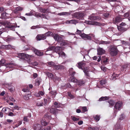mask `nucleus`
<instances>
[{"label":"nucleus","mask_w":130,"mask_h":130,"mask_svg":"<svg viewBox=\"0 0 130 130\" xmlns=\"http://www.w3.org/2000/svg\"><path fill=\"white\" fill-rule=\"evenodd\" d=\"M121 43L124 46H125L127 47L129 46V44L127 41L124 40H122L121 41Z\"/></svg>","instance_id":"obj_35"},{"label":"nucleus","mask_w":130,"mask_h":130,"mask_svg":"<svg viewBox=\"0 0 130 130\" xmlns=\"http://www.w3.org/2000/svg\"><path fill=\"white\" fill-rule=\"evenodd\" d=\"M109 99V97L107 96L102 97L100 98L99 100V101H104L106 100H107Z\"/></svg>","instance_id":"obj_34"},{"label":"nucleus","mask_w":130,"mask_h":130,"mask_svg":"<svg viewBox=\"0 0 130 130\" xmlns=\"http://www.w3.org/2000/svg\"><path fill=\"white\" fill-rule=\"evenodd\" d=\"M108 103L109 104V106L110 107H111V106H112L115 104V102H114L112 100H110L109 101Z\"/></svg>","instance_id":"obj_41"},{"label":"nucleus","mask_w":130,"mask_h":130,"mask_svg":"<svg viewBox=\"0 0 130 130\" xmlns=\"http://www.w3.org/2000/svg\"><path fill=\"white\" fill-rule=\"evenodd\" d=\"M117 28L119 31H121L122 30L123 27L120 26H117Z\"/></svg>","instance_id":"obj_63"},{"label":"nucleus","mask_w":130,"mask_h":130,"mask_svg":"<svg viewBox=\"0 0 130 130\" xmlns=\"http://www.w3.org/2000/svg\"><path fill=\"white\" fill-rule=\"evenodd\" d=\"M89 18L91 20H97L98 18V17L95 15H92L89 17Z\"/></svg>","instance_id":"obj_29"},{"label":"nucleus","mask_w":130,"mask_h":130,"mask_svg":"<svg viewBox=\"0 0 130 130\" xmlns=\"http://www.w3.org/2000/svg\"><path fill=\"white\" fill-rule=\"evenodd\" d=\"M7 17L6 15L5 12L3 13L1 15L0 18L2 19H5L7 18Z\"/></svg>","instance_id":"obj_37"},{"label":"nucleus","mask_w":130,"mask_h":130,"mask_svg":"<svg viewBox=\"0 0 130 130\" xmlns=\"http://www.w3.org/2000/svg\"><path fill=\"white\" fill-rule=\"evenodd\" d=\"M71 78V82L74 83H76L77 82V80L76 78Z\"/></svg>","instance_id":"obj_56"},{"label":"nucleus","mask_w":130,"mask_h":130,"mask_svg":"<svg viewBox=\"0 0 130 130\" xmlns=\"http://www.w3.org/2000/svg\"><path fill=\"white\" fill-rule=\"evenodd\" d=\"M35 102L36 105L37 106L40 107L43 106V103L42 101L37 100Z\"/></svg>","instance_id":"obj_16"},{"label":"nucleus","mask_w":130,"mask_h":130,"mask_svg":"<svg viewBox=\"0 0 130 130\" xmlns=\"http://www.w3.org/2000/svg\"><path fill=\"white\" fill-rule=\"evenodd\" d=\"M72 119L74 121H77L79 120V118L78 116H74L72 117Z\"/></svg>","instance_id":"obj_39"},{"label":"nucleus","mask_w":130,"mask_h":130,"mask_svg":"<svg viewBox=\"0 0 130 130\" xmlns=\"http://www.w3.org/2000/svg\"><path fill=\"white\" fill-rule=\"evenodd\" d=\"M47 75L48 77L50 78H52L53 77V74L50 73H47Z\"/></svg>","instance_id":"obj_58"},{"label":"nucleus","mask_w":130,"mask_h":130,"mask_svg":"<svg viewBox=\"0 0 130 130\" xmlns=\"http://www.w3.org/2000/svg\"><path fill=\"white\" fill-rule=\"evenodd\" d=\"M101 70L104 71V72L106 70V68L104 67V66H102L101 68Z\"/></svg>","instance_id":"obj_61"},{"label":"nucleus","mask_w":130,"mask_h":130,"mask_svg":"<svg viewBox=\"0 0 130 130\" xmlns=\"http://www.w3.org/2000/svg\"><path fill=\"white\" fill-rule=\"evenodd\" d=\"M58 54L59 55V56H61L62 57H65L66 56L65 53L61 51L60 52L58 53Z\"/></svg>","instance_id":"obj_38"},{"label":"nucleus","mask_w":130,"mask_h":130,"mask_svg":"<svg viewBox=\"0 0 130 130\" xmlns=\"http://www.w3.org/2000/svg\"><path fill=\"white\" fill-rule=\"evenodd\" d=\"M44 34L46 36V37L47 36H52V35H53V33H52V32L50 31L48 32H47L45 34Z\"/></svg>","instance_id":"obj_44"},{"label":"nucleus","mask_w":130,"mask_h":130,"mask_svg":"<svg viewBox=\"0 0 130 130\" xmlns=\"http://www.w3.org/2000/svg\"><path fill=\"white\" fill-rule=\"evenodd\" d=\"M54 104L55 108H59L62 105L61 104L58 103L56 102H55L54 103Z\"/></svg>","instance_id":"obj_31"},{"label":"nucleus","mask_w":130,"mask_h":130,"mask_svg":"<svg viewBox=\"0 0 130 130\" xmlns=\"http://www.w3.org/2000/svg\"><path fill=\"white\" fill-rule=\"evenodd\" d=\"M82 32V31L79 30L77 29L76 34L79 35L81 37L85 40H90L91 39V37L90 36L83 33Z\"/></svg>","instance_id":"obj_1"},{"label":"nucleus","mask_w":130,"mask_h":130,"mask_svg":"<svg viewBox=\"0 0 130 130\" xmlns=\"http://www.w3.org/2000/svg\"><path fill=\"white\" fill-rule=\"evenodd\" d=\"M97 54L99 55H102L104 54L106 51L102 48L99 47L97 49Z\"/></svg>","instance_id":"obj_7"},{"label":"nucleus","mask_w":130,"mask_h":130,"mask_svg":"<svg viewBox=\"0 0 130 130\" xmlns=\"http://www.w3.org/2000/svg\"><path fill=\"white\" fill-rule=\"evenodd\" d=\"M18 123V124H16L15 125V127H18L21 124H22V121H19L17 122Z\"/></svg>","instance_id":"obj_51"},{"label":"nucleus","mask_w":130,"mask_h":130,"mask_svg":"<svg viewBox=\"0 0 130 130\" xmlns=\"http://www.w3.org/2000/svg\"><path fill=\"white\" fill-rule=\"evenodd\" d=\"M41 81V79L40 78L38 77L35 80V84L36 86H39Z\"/></svg>","instance_id":"obj_22"},{"label":"nucleus","mask_w":130,"mask_h":130,"mask_svg":"<svg viewBox=\"0 0 130 130\" xmlns=\"http://www.w3.org/2000/svg\"><path fill=\"white\" fill-rule=\"evenodd\" d=\"M23 9V8L22 7H19L15 8V9L13 11V12L16 14H18L20 15V13L19 11H21Z\"/></svg>","instance_id":"obj_12"},{"label":"nucleus","mask_w":130,"mask_h":130,"mask_svg":"<svg viewBox=\"0 0 130 130\" xmlns=\"http://www.w3.org/2000/svg\"><path fill=\"white\" fill-rule=\"evenodd\" d=\"M54 68L56 70L60 69H63L64 68V66L61 65H55L54 67Z\"/></svg>","instance_id":"obj_26"},{"label":"nucleus","mask_w":130,"mask_h":130,"mask_svg":"<svg viewBox=\"0 0 130 130\" xmlns=\"http://www.w3.org/2000/svg\"><path fill=\"white\" fill-rule=\"evenodd\" d=\"M37 40H40L45 39L46 38V36L44 34L38 35L36 37Z\"/></svg>","instance_id":"obj_6"},{"label":"nucleus","mask_w":130,"mask_h":130,"mask_svg":"<svg viewBox=\"0 0 130 130\" xmlns=\"http://www.w3.org/2000/svg\"><path fill=\"white\" fill-rule=\"evenodd\" d=\"M41 124L44 126H45L47 125L48 123L46 122L45 121H44L43 120H42L41 122Z\"/></svg>","instance_id":"obj_40"},{"label":"nucleus","mask_w":130,"mask_h":130,"mask_svg":"<svg viewBox=\"0 0 130 130\" xmlns=\"http://www.w3.org/2000/svg\"><path fill=\"white\" fill-rule=\"evenodd\" d=\"M93 118L94 120L96 122L99 121L100 119V116L98 115L93 116Z\"/></svg>","instance_id":"obj_28"},{"label":"nucleus","mask_w":130,"mask_h":130,"mask_svg":"<svg viewBox=\"0 0 130 130\" xmlns=\"http://www.w3.org/2000/svg\"><path fill=\"white\" fill-rule=\"evenodd\" d=\"M84 15V13L80 12H76L72 15L73 18H77V19L79 20L82 19Z\"/></svg>","instance_id":"obj_3"},{"label":"nucleus","mask_w":130,"mask_h":130,"mask_svg":"<svg viewBox=\"0 0 130 130\" xmlns=\"http://www.w3.org/2000/svg\"><path fill=\"white\" fill-rule=\"evenodd\" d=\"M109 52L110 55L112 56H116L118 53L117 47L114 46H111Z\"/></svg>","instance_id":"obj_2"},{"label":"nucleus","mask_w":130,"mask_h":130,"mask_svg":"<svg viewBox=\"0 0 130 130\" xmlns=\"http://www.w3.org/2000/svg\"><path fill=\"white\" fill-rule=\"evenodd\" d=\"M86 23L88 24L92 25L100 26L101 25V24L100 23L96 21H87Z\"/></svg>","instance_id":"obj_9"},{"label":"nucleus","mask_w":130,"mask_h":130,"mask_svg":"<svg viewBox=\"0 0 130 130\" xmlns=\"http://www.w3.org/2000/svg\"><path fill=\"white\" fill-rule=\"evenodd\" d=\"M85 64L84 62L82 61L77 63V66L79 68L83 69V67L85 66Z\"/></svg>","instance_id":"obj_17"},{"label":"nucleus","mask_w":130,"mask_h":130,"mask_svg":"<svg viewBox=\"0 0 130 130\" xmlns=\"http://www.w3.org/2000/svg\"><path fill=\"white\" fill-rule=\"evenodd\" d=\"M120 125L119 124H116L115 126V128L116 130L120 129Z\"/></svg>","instance_id":"obj_49"},{"label":"nucleus","mask_w":130,"mask_h":130,"mask_svg":"<svg viewBox=\"0 0 130 130\" xmlns=\"http://www.w3.org/2000/svg\"><path fill=\"white\" fill-rule=\"evenodd\" d=\"M129 14H130V12H129H129H128L125 13V14H124V16L125 17H127L129 16Z\"/></svg>","instance_id":"obj_60"},{"label":"nucleus","mask_w":130,"mask_h":130,"mask_svg":"<svg viewBox=\"0 0 130 130\" xmlns=\"http://www.w3.org/2000/svg\"><path fill=\"white\" fill-rule=\"evenodd\" d=\"M54 46H52L49 47L47 49L46 52V54L51 55V54L47 53V52L49 51H52L53 50H54Z\"/></svg>","instance_id":"obj_33"},{"label":"nucleus","mask_w":130,"mask_h":130,"mask_svg":"<svg viewBox=\"0 0 130 130\" xmlns=\"http://www.w3.org/2000/svg\"><path fill=\"white\" fill-rule=\"evenodd\" d=\"M59 111V109L54 108H52L50 110V112L51 113H53L55 114H56Z\"/></svg>","instance_id":"obj_24"},{"label":"nucleus","mask_w":130,"mask_h":130,"mask_svg":"<svg viewBox=\"0 0 130 130\" xmlns=\"http://www.w3.org/2000/svg\"><path fill=\"white\" fill-rule=\"evenodd\" d=\"M118 75L113 74L112 75V80H115L117 79L116 77H118Z\"/></svg>","instance_id":"obj_43"},{"label":"nucleus","mask_w":130,"mask_h":130,"mask_svg":"<svg viewBox=\"0 0 130 130\" xmlns=\"http://www.w3.org/2000/svg\"><path fill=\"white\" fill-rule=\"evenodd\" d=\"M5 47L7 49H9L11 48H12V46L11 45L9 44L4 45Z\"/></svg>","instance_id":"obj_47"},{"label":"nucleus","mask_w":130,"mask_h":130,"mask_svg":"<svg viewBox=\"0 0 130 130\" xmlns=\"http://www.w3.org/2000/svg\"><path fill=\"white\" fill-rule=\"evenodd\" d=\"M82 108L84 112H86L87 111V107H82Z\"/></svg>","instance_id":"obj_55"},{"label":"nucleus","mask_w":130,"mask_h":130,"mask_svg":"<svg viewBox=\"0 0 130 130\" xmlns=\"http://www.w3.org/2000/svg\"><path fill=\"white\" fill-rule=\"evenodd\" d=\"M30 49L32 50L35 54L38 56H41L43 55V53L39 51L36 50L34 47L30 48Z\"/></svg>","instance_id":"obj_5"},{"label":"nucleus","mask_w":130,"mask_h":130,"mask_svg":"<svg viewBox=\"0 0 130 130\" xmlns=\"http://www.w3.org/2000/svg\"><path fill=\"white\" fill-rule=\"evenodd\" d=\"M65 23L67 24H74L75 25L77 23V20H67Z\"/></svg>","instance_id":"obj_14"},{"label":"nucleus","mask_w":130,"mask_h":130,"mask_svg":"<svg viewBox=\"0 0 130 130\" xmlns=\"http://www.w3.org/2000/svg\"><path fill=\"white\" fill-rule=\"evenodd\" d=\"M70 14V13L68 12H63L59 13L58 14L59 15H67Z\"/></svg>","instance_id":"obj_32"},{"label":"nucleus","mask_w":130,"mask_h":130,"mask_svg":"<svg viewBox=\"0 0 130 130\" xmlns=\"http://www.w3.org/2000/svg\"><path fill=\"white\" fill-rule=\"evenodd\" d=\"M89 130H99L98 127H90L88 128Z\"/></svg>","instance_id":"obj_45"},{"label":"nucleus","mask_w":130,"mask_h":130,"mask_svg":"<svg viewBox=\"0 0 130 130\" xmlns=\"http://www.w3.org/2000/svg\"><path fill=\"white\" fill-rule=\"evenodd\" d=\"M50 93L51 94V95L52 96L53 98L55 97L56 95L57 94V92L56 91H52L50 92Z\"/></svg>","instance_id":"obj_36"},{"label":"nucleus","mask_w":130,"mask_h":130,"mask_svg":"<svg viewBox=\"0 0 130 130\" xmlns=\"http://www.w3.org/2000/svg\"><path fill=\"white\" fill-rule=\"evenodd\" d=\"M53 37L54 39L57 42H61L62 39V38L57 34H55L53 35Z\"/></svg>","instance_id":"obj_8"},{"label":"nucleus","mask_w":130,"mask_h":130,"mask_svg":"<svg viewBox=\"0 0 130 130\" xmlns=\"http://www.w3.org/2000/svg\"><path fill=\"white\" fill-rule=\"evenodd\" d=\"M51 127L50 126L47 127L46 128L42 129V130H51Z\"/></svg>","instance_id":"obj_53"},{"label":"nucleus","mask_w":130,"mask_h":130,"mask_svg":"<svg viewBox=\"0 0 130 130\" xmlns=\"http://www.w3.org/2000/svg\"><path fill=\"white\" fill-rule=\"evenodd\" d=\"M23 98L26 100H28L29 99V97L27 95H25L24 96Z\"/></svg>","instance_id":"obj_59"},{"label":"nucleus","mask_w":130,"mask_h":130,"mask_svg":"<svg viewBox=\"0 0 130 130\" xmlns=\"http://www.w3.org/2000/svg\"><path fill=\"white\" fill-rule=\"evenodd\" d=\"M6 66L7 67L6 69L7 70V69L9 68H13L14 66V63L11 62L8 63L6 64H5Z\"/></svg>","instance_id":"obj_18"},{"label":"nucleus","mask_w":130,"mask_h":130,"mask_svg":"<svg viewBox=\"0 0 130 130\" xmlns=\"http://www.w3.org/2000/svg\"><path fill=\"white\" fill-rule=\"evenodd\" d=\"M21 59H25L26 60V59H28L29 60V61H30V59L29 58L30 55L25 54L24 53H19L18 54L17 56Z\"/></svg>","instance_id":"obj_4"},{"label":"nucleus","mask_w":130,"mask_h":130,"mask_svg":"<svg viewBox=\"0 0 130 130\" xmlns=\"http://www.w3.org/2000/svg\"><path fill=\"white\" fill-rule=\"evenodd\" d=\"M122 20V19L120 16H118L113 19V22L115 24L118 23L121 21Z\"/></svg>","instance_id":"obj_15"},{"label":"nucleus","mask_w":130,"mask_h":130,"mask_svg":"<svg viewBox=\"0 0 130 130\" xmlns=\"http://www.w3.org/2000/svg\"><path fill=\"white\" fill-rule=\"evenodd\" d=\"M44 92L40 91L38 92V93H36L35 95L36 96L40 97V96H43L44 95Z\"/></svg>","instance_id":"obj_23"},{"label":"nucleus","mask_w":130,"mask_h":130,"mask_svg":"<svg viewBox=\"0 0 130 130\" xmlns=\"http://www.w3.org/2000/svg\"><path fill=\"white\" fill-rule=\"evenodd\" d=\"M106 83V80H102L100 81V84L102 85L105 84Z\"/></svg>","instance_id":"obj_52"},{"label":"nucleus","mask_w":130,"mask_h":130,"mask_svg":"<svg viewBox=\"0 0 130 130\" xmlns=\"http://www.w3.org/2000/svg\"><path fill=\"white\" fill-rule=\"evenodd\" d=\"M104 16L106 18H107L109 16V14L108 13H106L104 14Z\"/></svg>","instance_id":"obj_57"},{"label":"nucleus","mask_w":130,"mask_h":130,"mask_svg":"<svg viewBox=\"0 0 130 130\" xmlns=\"http://www.w3.org/2000/svg\"><path fill=\"white\" fill-rule=\"evenodd\" d=\"M47 99H48V100H47L46 99H44V105H46V104L48 102H49V101L50 100V98H47Z\"/></svg>","instance_id":"obj_48"},{"label":"nucleus","mask_w":130,"mask_h":130,"mask_svg":"<svg viewBox=\"0 0 130 130\" xmlns=\"http://www.w3.org/2000/svg\"><path fill=\"white\" fill-rule=\"evenodd\" d=\"M48 64V66L50 67H52L53 66H54V63L52 61L49 62L47 63Z\"/></svg>","instance_id":"obj_42"},{"label":"nucleus","mask_w":130,"mask_h":130,"mask_svg":"<svg viewBox=\"0 0 130 130\" xmlns=\"http://www.w3.org/2000/svg\"><path fill=\"white\" fill-rule=\"evenodd\" d=\"M109 43V42L106 41H102L100 42V44H107Z\"/></svg>","instance_id":"obj_50"},{"label":"nucleus","mask_w":130,"mask_h":130,"mask_svg":"<svg viewBox=\"0 0 130 130\" xmlns=\"http://www.w3.org/2000/svg\"><path fill=\"white\" fill-rule=\"evenodd\" d=\"M85 82L83 80H80L78 82V85H80L83 84Z\"/></svg>","instance_id":"obj_46"},{"label":"nucleus","mask_w":130,"mask_h":130,"mask_svg":"<svg viewBox=\"0 0 130 130\" xmlns=\"http://www.w3.org/2000/svg\"><path fill=\"white\" fill-rule=\"evenodd\" d=\"M122 105V103L121 102L119 101L117 102L116 104L115 107L116 109H118V110H120V108Z\"/></svg>","instance_id":"obj_10"},{"label":"nucleus","mask_w":130,"mask_h":130,"mask_svg":"<svg viewBox=\"0 0 130 130\" xmlns=\"http://www.w3.org/2000/svg\"><path fill=\"white\" fill-rule=\"evenodd\" d=\"M61 42L60 43V45L61 46H65L68 44V43L67 41L62 40Z\"/></svg>","instance_id":"obj_30"},{"label":"nucleus","mask_w":130,"mask_h":130,"mask_svg":"<svg viewBox=\"0 0 130 130\" xmlns=\"http://www.w3.org/2000/svg\"><path fill=\"white\" fill-rule=\"evenodd\" d=\"M7 85H8V89L11 92L14 91V88L13 86L11 85V84L7 83Z\"/></svg>","instance_id":"obj_21"},{"label":"nucleus","mask_w":130,"mask_h":130,"mask_svg":"<svg viewBox=\"0 0 130 130\" xmlns=\"http://www.w3.org/2000/svg\"><path fill=\"white\" fill-rule=\"evenodd\" d=\"M102 59V60L101 62H102L103 64H106L108 61V58L105 56H103Z\"/></svg>","instance_id":"obj_19"},{"label":"nucleus","mask_w":130,"mask_h":130,"mask_svg":"<svg viewBox=\"0 0 130 130\" xmlns=\"http://www.w3.org/2000/svg\"><path fill=\"white\" fill-rule=\"evenodd\" d=\"M68 95L69 97H70L71 99H73L74 98V96L71 93L68 92Z\"/></svg>","instance_id":"obj_54"},{"label":"nucleus","mask_w":130,"mask_h":130,"mask_svg":"<svg viewBox=\"0 0 130 130\" xmlns=\"http://www.w3.org/2000/svg\"><path fill=\"white\" fill-rule=\"evenodd\" d=\"M42 127V126L39 124H35L34 126V128L35 130H41Z\"/></svg>","instance_id":"obj_13"},{"label":"nucleus","mask_w":130,"mask_h":130,"mask_svg":"<svg viewBox=\"0 0 130 130\" xmlns=\"http://www.w3.org/2000/svg\"><path fill=\"white\" fill-rule=\"evenodd\" d=\"M6 24L7 25V27L9 28L14 29L16 27V26L13 25L12 24L8 22H7Z\"/></svg>","instance_id":"obj_20"},{"label":"nucleus","mask_w":130,"mask_h":130,"mask_svg":"<svg viewBox=\"0 0 130 130\" xmlns=\"http://www.w3.org/2000/svg\"><path fill=\"white\" fill-rule=\"evenodd\" d=\"M10 109L8 107L3 108L2 110V111L5 113H8L10 111Z\"/></svg>","instance_id":"obj_25"},{"label":"nucleus","mask_w":130,"mask_h":130,"mask_svg":"<svg viewBox=\"0 0 130 130\" xmlns=\"http://www.w3.org/2000/svg\"><path fill=\"white\" fill-rule=\"evenodd\" d=\"M35 16L37 17H40V14L38 13H36L35 14Z\"/></svg>","instance_id":"obj_62"},{"label":"nucleus","mask_w":130,"mask_h":130,"mask_svg":"<svg viewBox=\"0 0 130 130\" xmlns=\"http://www.w3.org/2000/svg\"><path fill=\"white\" fill-rule=\"evenodd\" d=\"M63 47L60 46H57L54 48V51L55 52L58 54V53L60 52L62 50Z\"/></svg>","instance_id":"obj_11"},{"label":"nucleus","mask_w":130,"mask_h":130,"mask_svg":"<svg viewBox=\"0 0 130 130\" xmlns=\"http://www.w3.org/2000/svg\"><path fill=\"white\" fill-rule=\"evenodd\" d=\"M46 11V10L45 9H40V11L42 12L45 13Z\"/></svg>","instance_id":"obj_64"},{"label":"nucleus","mask_w":130,"mask_h":130,"mask_svg":"<svg viewBox=\"0 0 130 130\" xmlns=\"http://www.w3.org/2000/svg\"><path fill=\"white\" fill-rule=\"evenodd\" d=\"M83 72L85 74V75L89 77L90 76L89 74L88 73L87 68H84L83 70Z\"/></svg>","instance_id":"obj_27"}]
</instances>
